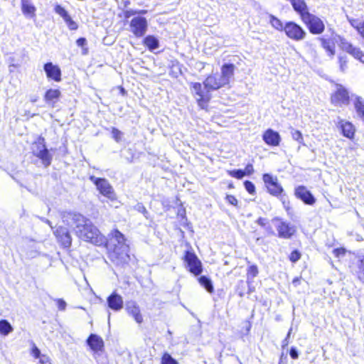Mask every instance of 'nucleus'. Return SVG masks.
I'll list each match as a JSON object with an SVG mask.
<instances>
[{
  "instance_id": "12",
  "label": "nucleus",
  "mask_w": 364,
  "mask_h": 364,
  "mask_svg": "<svg viewBox=\"0 0 364 364\" xmlns=\"http://www.w3.org/2000/svg\"><path fill=\"white\" fill-rule=\"evenodd\" d=\"M350 272L357 279L364 284V255L356 257L355 261L350 265Z\"/></svg>"
},
{
  "instance_id": "11",
  "label": "nucleus",
  "mask_w": 364,
  "mask_h": 364,
  "mask_svg": "<svg viewBox=\"0 0 364 364\" xmlns=\"http://www.w3.org/2000/svg\"><path fill=\"white\" fill-rule=\"evenodd\" d=\"M335 123L336 127L343 136L349 139H353L354 138L355 127L351 122L338 117L337 121L335 122Z\"/></svg>"
},
{
  "instance_id": "4",
  "label": "nucleus",
  "mask_w": 364,
  "mask_h": 364,
  "mask_svg": "<svg viewBox=\"0 0 364 364\" xmlns=\"http://www.w3.org/2000/svg\"><path fill=\"white\" fill-rule=\"evenodd\" d=\"M183 259L186 268L191 273L195 276H198L202 273V263L193 252L186 250Z\"/></svg>"
},
{
  "instance_id": "59",
  "label": "nucleus",
  "mask_w": 364,
  "mask_h": 364,
  "mask_svg": "<svg viewBox=\"0 0 364 364\" xmlns=\"http://www.w3.org/2000/svg\"><path fill=\"white\" fill-rule=\"evenodd\" d=\"M358 33L364 38V21L361 23Z\"/></svg>"
},
{
  "instance_id": "50",
  "label": "nucleus",
  "mask_w": 364,
  "mask_h": 364,
  "mask_svg": "<svg viewBox=\"0 0 364 364\" xmlns=\"http://www.w3.org/2000/svg\"><path fill=\"white\" fill-rule=\"evenodd\" d=\"M346 249L344 248H335L333 250V253L335 255L336 257H342L346 253Z\"/></svg>"
},
{
  "instance_id": "27",
  "label": "nucleus",
  "mask_w": 364,
  "mask_h": 364,
  "mask_svg": "<svg viewBox=\"0 0 364 364\" xmlns=\"http://www.w3.org/2000/svg\"><path fill=\"white\" fill-rule=\"evenodd\" d=\"M198 280L200 284L203 287L208 293H213L214 291L213 282L210 277L202 275L198 278Z\"/></svg>"
},
{
  "instance_id": "30",
  "label": "nucleus",
  "mask_w": 364,
  "mask_h": 364,
  "mask_svg": "<svg viewBox=\"0 0 364 364\" xmlns=\"http://www.w3.org/2000/svg\"><path fill=\"white\" fill-rule=\"evenodd\" d=\"M247 283L244 280H239L236 285V293L240 296L243 297L245 294Z\"/></svg>"
},
{
  "instance_id": "29",
  "label": "nucleus",
  "mask_w": 364,
  "mask_h": 364,
  "mask_svg": "<svg viewBox=\"0 0 364 364\" xmlns=\"http://www.w3.org/2000/svg\"><path fill=\"white\" fill-rule=\"evenodd\" d=\"M76 44L82 48V55H85L88 53V48L87 47V41L84 37H80L76 41Z\"/></svg>"
},
{
  "instance_id": "41",
  "label": "nucleus",
  "mask_w": 364,
  "mask_h": 364,
  "mask_svg": "<svg viewBox=\"0 0 364 364\" xmlns=\"http://www.w3.org/2000/svg\"><path fill=\"white\" fill-rule=\"evenodd\" d=\"M291 134L292 138L295 141H298L300 144L302 143L303 136H302L301 132L291 128Z\"/></svg>"
},
{
  "instance_id": "46",
  "label": "nucleus",
  "mask_w": 364,
  "mask_h": 364,
  "mask_svg": "<svg viewBox=\"0 0 364 364\" xmlns=\"http://www.w3.org/2000/svg\"><path fill=\"white\" fill-rule=\"evenodd\" d=\"M225 200L229 204L237 207L238 200L234 196L227 195L225 197Z\"/></svg>"
},
{
  "instance_id": "24",
  "label": "nucleus",
  "mask_w": 364,
  "mask_h": 364,
  "mask_svg": "<svg viewBox=\"0 0 364 364\" xmlns=\"http://www.w3.org/2000/svg\"><path fill=\"white\" fill-rule=\"evenodd\" d=\"M144 44L150 51H154V50L159 48V39L152 35L146 36L144 38Z\"/></svg>"
},
{
  "instance_id": "2",
  "label": "nucleus",
  "mask_w": 364,
  "mask_h": 364,
  "mask_svg": "<svg viewBox=\"0 0 364 364\" xmlns=\"http://www.w3.org/2000/svg\"><path fill=\"white\" fill-rule=\"evenodd\" d=\"M32 154L38 158L44 167H48L53 160V154L50 152L46 144V139L38 136L31 146Z\"/></svg>"
},
{
  "instance_id": "47",
  "label": "nucleus",
  "mask_w": 364,
  "mask_h": 364,
  "mask_svg": "<svg viewBox=\"0 0 364 364\" xmlns=\"http://www.w3.org/2000/svg\"><path fill=\"white\" fill-rule=\"evenodd\" d=\"M55 301L60 311H64L66 309L67 304L63 299H57Z\"/></svg>"
},
{
  "instance_id": "43",
  "label": "nucleus",
  "mask_w": 364,
  "mask_h": 364,
  "mask_svg": "<svg viewBox=\"0 0 364 364\" xmlns=\"http://www.w3.org/2000/svg\"><path fill=\"white\" fill-rule=\"evenodd\" d=\"M112 137L117 142H119L122 140V132L115 127H112Z\"/></svg>"
},
{
  "instance_id": "56",
  "label": "nucleus",
  "mask_w": 364,
  "mask_h": 364,
  "mask_svg": "<svg viewBox=\"0 0 364 364\" xmlns=\"http://www.w3.org/2000/svg\"><path fill=\"white\" fill-rule=\"evenodd\" d=\"M33 356L35 358H40L41 356L40 350L36 347L34 346L32 349Z\"/></svg>"
},
{
  "instance_id": "10",
  "label": "nucleus",
  "mask_w": 364,
  "mask_h": 364,
  "mask_svg": "<svg viewBox=\"0 0 364 364\" xmlns=\"http://www.w3.org/2000/svg\"><path fill=\"white\" fill-rule=\"evenodd\" d=\"M53 233L58 243L64 248H69L72 245V237L68 228L58 226Z\"/></svg>"
},
{
  "instance_id": "28",
  "label": "nucleus",
  "mask_w": 364,
  "mask_h": 364,
  "mask_svg": "<svg viewBox=\"0 0 364 364\" xmlns=\"http://www.w3.org/2000/svg\"><path fill=\"white\" fill-rule=\"evenodd\" d=\"M13 328L7 320L2 319L0 321V333L4 336L11 332Z\"/></svg>"
},
{
  "instance_id": "8",
  "label": "nucleus",
  "mask_w": 364,
  "mask_h": 364,
  "mask_svg": "<svg viewBox=\"0 0 364 364\" xmlns=\"http://www.w3.org/2000/svg\"><path fill=\"white\" fill-rule=\"evenodd\" d=\"M131 31L136 37H142L147 31L148 23L145 17L138 16L134 17L130 21Z\"/></svg>"
},
{
  "instance_id": "34",
  "label": "nucleus",
  "mask_w": 364,
  "mask_h": 364,
  "mask_svg": "<svg viewBox=\"0 0 364 364\" xmlns=\"http://www.w3.org/2000/svg\"><path fill=\"white\" fill-rule=\"evenodd\" d=\"M191 88L198 97H202V96H205L202 89V85L200 82H192Z\"/></svg>"
},
{
  "instance_id": "20",
  "label": "nucleus",
  "mask_w": 364,
  "mask_h": 364,
  "mask_svg": "<svg viewBox=\"0 0 364 364\" xmlns=\"http://www.w3.org/2000/svg\"><path fill=\"white\" fill-rule=\"evenodd\" d=\"M279 237L289 239L295 232L294 227L289 223L282 221L277 228Z\"/></svg>"
},
{
  "instance_id": "63",
  "label": "nucleus",
  "mask_w": 364,
  "mask_h": 364,
  "mask_svg": "<svg viewBox=\"0 0 364 364\" xmlns=\"http://www.w3.org/2000/svg\"><path fill=\"white\" fill-rule=\"evenodd\" d=\"M46 223L48 224L52 228L51 223L50 220H46Z\"/></svg>"
},
{
  "instance_id": "1",
  "label": "nucleus",
  "mask_w": 364,
  "mask_h": 364,
  "mask_svg": "<svg viewBox=\"0 0 364 364\" xmlns=\"http://www.w3.org/2000/svg\"><path fill=\"white\" fill-rule=\"evenodd\" d=\"M62 220L66 225L73 229L75 235L80 240L97 246L105 243V237L92 222L83 215L66 211L62 214Z\"/></svg>"
},
{
  "instance_id": "31",
  "label": "nucleus",
  "mask_w": 364,
  "mask_h": 364,
  "mask_svg": "<svg viewBox=\"0 0 364 364\" xmlns=\"http://www.w3.org/2000/svg\"><path fill=\"white\" fill-rule=\"evenodd\" d=\"M270 23L272 26L278 31H283L284 26L282 22L273 15L270 16Z\"/></svg>"
},
{
  "instance_id": "61",
  "label": "nucleus",
  "mask_w": 364,
  "mask_h": 364,
  "mask_svg": "<svg viewBox=\"0 0 364 364\" xmlns=\"http://www.w3.org/2000/svg\"><path fill=\"white\" fill-rule=\"evenodd\" d=\"M325 26L323 23L320 20V34L324 31Z\"/></svg>"
},
{
  "instance_id": "7",
  "label": "nucleus",
  "mask_w": 364,
  "mask_h": 364,
  "mask_svg": "<svg viewBox=\"0 0 364 364\" xmlns=\"http://www.w3.org/2000/svg\"><path fill=\"white\" fill-rule=\"evenodd\" d=\"M262 178L268 192L271 195L279 196L283 193L284 189L279 183L277 177L273 176L270 173H264L263 174Z\"/></svg>"
},
{
  "instance_id": "35",
  "label": "nucleus",
  "mask_w": 364,
  "mask_h": 364,
  "mask_svg": "<svg viewBox=\"0 0 364 364\" xmlns=\"http://www.w3.org/2000/svg\"><path fill=\"white\" fill-rule=\"evenodd\" d=\"M54 11L60 16L63 19L66 18L69 14L68 12L60 4H55L54 7Z\"/></svg>"
},
{
  "instance_id": "22",
  "label": "nucleus",
  "mask_w": 364,
  "mask_h": 364,
  "mask_svg": "<svg viewBox=\"0 0 364 364\" xmlns=\"http://www.w3.org/2000/svg\"><path fill=\"white\" fill-rule=\"evenodd\" d=\"M60 96L61 92L59 90L49 89L44 95V100L47 104L52 105L54 107V105L58 102Z\"/></svg>"
},
{
  "instance_id": "32",
  "label": "nucleus",
  "mask_w": 364,
  "mask_h": 364,
  "mask_svg": "<svg viewBox=\"0 0 364 364\" xmlns=\"http://www.w3.org/2000/svg\"><path fill=\"white\" fill-rule=\"evenodd\" d=\"M161 364H178V363L170 354L165 353L161 358Z\"/></svg>"
},
{
  "instance_id": "6",
  "label": "nucleus",
  "mask_w": 364,
  "mask_h": 364,
  "mask_svg": "<svg viewBox=\"0 0 364 364\" xmlns=\"http://www.w3.org/2000/svg\"><path fill=\"white\" fill-rule=\"evenodd\" d=\"M338 39L339 40V47L341 50L364 63V53L359 48L354 46L342 36H338Z\"/></svg>"
},
{
  "instance_id": "13",
  "label": "nucleus",
  "mask_w": 364,
  "mask_h": 364,
  "mask_svg": "<svg viewBox=\"0 0 364 364\" xmlns=\"http://www.w3.org/2000/svg\"><path fill=\"white\" fill-rule=\"evenodd\" d=\"M43 70L49 80H53L57 82L62 80L61 69L58 65H54L52 62H48L44 64Z\"/></svg>"
},
{
  "instance_id": "26",
  "label": "nucleus",
  "mask_w": 364,
  "mask_h": 364,
  "mask_svg": "<svg viewBox=\"0 0 364 364\" xmlns=\"http://www.w3.org/2000/svg\"><path fill=\"white\" fill-rule=\"evenodd\" d=\"M21 10L24 15L33 17L36 9L29 0H21Z\"/></svg>"
},
{
  "instance_id": "64",
  "label": "nucleus",
  "mask_w": 364,
  "mask_h": 364,
  "mask_svg": "<svg viewBox=\"0 0 364 364\" xmlns=\"http://www.w3.org/2000/svg\"><path fill=\"white\" fill-rule=\"evenodd\" d=\"M36 100H37V99H36V98H32V99L31 100V102H36Z\"/></svg>"
},
{
  "instance_id": "54",
  "label": "nucleus",
  "mask_w": 364,
  "mask_h": 364,
  "mask_svg": "<svg viewBox=\"0 0 364 364\" xmlns=\"http://www.w3.org/2000/svg\"><path fill=\"white\" fill-rule=\"evenodd\" d=\"M256 223L260 226L264 227L267 223V220L266 218L260 217L257 220Z\"/></svg>"
},
{
  "instance_id": "51",
  "label": "nucleus",
  "mask_w": 364,
  "mask_h": 364,
  "mask_svg": "<svg viewBox=\"0 0 364 364\" xmlns=\"http://www.w3.org/2000/svg\"><path fill=\"white\" fill-rule=\"evenodd\" d=\"M209 100V97L202 96V97H199L197 100L198 105L201 108H204V104L206 103Z\"/></svg>"
},
{
  "instance_id": "55",
  "label": "nucleus",
  "mask_w": 364,
  "mask_h": 364,
  "mask_svg": "<svg viewBox=\"0 0 364 364\" xmlns=\"http://www.w3.org/2000/svg\"><path fill=\"white\" fill-rule=\"evenodd\" d=\"M136 14V11H133V10H127L124 11V18H130L132 16H134Z\"/></svg>"
},
{
  "instance_id": "62",
  "label": "nucleus",
  "mask_w": 364,
  "mask_h": 364,
  "mask_svg": "<svg viewBox=\"0 0 364 364\" xmlns=\"http://www.w3.org/2000/svg\"><path fill=\"white\" fill-rule=\"evenodd\" d=\"M147 12V11L146 10H140L139 11H136V14H144Z\"/></svg>"
},
{
  "instance_id": "39",
  "label": "nucleus",
  "mask_w": 364,
  "mask_h": 364,
  "mask_svg": "<svg viewBox=\"0 0 364 364\" xmlns=\"http://www.w3.org/2000/svg\"><path fill=\"white\" fill-rule=\"evenodd\" d=\"M244 186L250 194L253 195L255 193V186L252 181L247 180L244 181Z\"/></svg>"
},
{
  "instance_id": "21",
  "label": "nucleus",
  "mask_w": 364,
  "mask_h": 364,
  "mask_svg": "<svg viewBox=\"0 0 364 364\" xmlns=\"http://www.w3.org/2000/svg\"><path fill=\"white\" fill-rule=\"evenodd\" d=\"M87 343L95 352L102 351L104 349V341L102 338L96 334H91L88 337Z\"/></svg>"
},
{
  "instance_id": "37",
  "label": "nucleus",
  "mask_w": 364,
  "mask_h": 364,
  "mask_svg": "<svg viewBox=\"0 0 364 364\" xmlns=\"http://www.w3.org/2000/svg\"><path fill=\"white\" fill-rule=\"evenodd\" d=\"M259 272L258 268L256 265L253 264L248 267L247 269V279L250 280V277L252 279L255 278L257 276Z\"/></svg>"
},
{
  "instance_id": "38",
  "label": "nucleus",
  "mask_w": 364,
  "mask_h": 364,
  "mask_svg": "<svg viewBox=\"0 0 364 364\" xmlns=\"http://www.w3.org/2000/svg\"><path fill=\"white\" fill-rule=\"evenodd\" d=\"M301 257V254L300 251L298 250H294L291 252L290 255L289 256V259L291 262L296 263L300 259Z\"/></svg>"
},
{
  "instance_id": "57",
  "label": "nucleus",
  "mask_w": 364,
  "mask_h": 364,
  "mask_svg": "<svg viewBox=\"0 0 364 364\" xmlns=\"http://www.w3.org/2000/svg\"><path fill=\"white\" fill-rule=\"evenodd\" d=\"M50 361V359L48 356L45 355H42L41 357H40V363L41 364H45L46 362H49Z\"/></svg>"
},
{
  "instance_id": "36",
  "label": "nucleus",
  "mask_w": 364,
  "mask_h": 364,
  "mask_svg": "<svg viewBox=\"0 0 364 364\" xmlns=\"http://www.w3.org/2000/svg\"><path fill=\"white\" fill-rule=\"evenodd\" d=\"M228 174L237 179H242L245 176V171L242 169H234L229 171Z\"/></svg>"
},
{
  "instance_id": "23",
  "label": "nucleus",
  "mask_w": 364,
  "mask_h": 364,
  "mask_svg": "<svg viewBox=\"0 0 364 364\" xmlns=\"http://www.w3.org/2000/svg\"><path fill=\"white\" fill-rule=\"evenodd\" d=\"M235 66L232 63H225L221 68V75L223 77V80L230 83V80L234 76Z\"/></svg>"
},
{
  "instance_id": "40",
  "label": "nucleus",
  "mask_w": 364,
  "mask_h": 364,
  "mask_svg": "<svg viewBox=\"0 0 364 364\" xmlns=\"http://www.w3.org/2000/svg\"><path fill=\"white\" fill-rule=\"evenodd\" d=\"M134 209L139 212V213H141L144 216L148 219L149 218V212L148 210H146V208L144 207V205L141 203H138L135 206H134Z\"/></svg>"
},
{
  "instance_id": "18",
  "label": "nucleus",
  "mask_w": 364,
  "mask_h": 364,
  "mask_svg": "<svg viewBox=\"0 0 364 364\" xmlns=\"http://www.w3.org/2000/svg\"><path fill=\"white\" fill-rule=\"evenodd\" d=\"M107 304L109 309L114 311H119L124 306L123 299L116 291H113L107 298Z\"/></svg>"
},
{
  "instance_id": "14",
  "label": "nucleus",
  "mask_w": 364,
  "mask_h": 364,
  "mask_svg": "<svg viewBox=\"0 0 364 364\" xmlns=\"http://www.w3.org/2000/svg\"><path fill=\"white\" fill-rule=\"evenodd\" d=\"M294 194L296 197L302 200L305 204L313 205L316 203V198L304 186H299L295 188Z\"/></svg>"
},
{
  "instance_id": "48",
  "label": "nucleus",
  "mask_w": 364,
  "mask_h": 364,
  "mask_svg": "<svg viewBox=\"0 0 364 364\" xmlns=\"http://www.w3.org/2000/svg\"><path fill=\"white\" fill-rule=\"evenodd\" d=\"M299 351L296 347H291L289 350V355L292 359H297L299 358Z\"/></svg>"
},
{
  "instance_id": "52",
  "label": "nucleus",
  "mask_w": 364,
  "mask_h": 364,
  "mask_svg": "<svg viewBox=\"0 0 364 364\" xmlns=\"http://www.w3.org/2000/svg\"><path fill=\"white\" fill-rule=\"evenodd\" d=\"M291 331H292V328H291L289 330V332L286 336V338L282 341V348H284L286 346H288L289 341V337H290V335H291Z\"/></svg>"
},
{
  "instance_id": "25",
  "label": "nucleus",
  "mask_w": 364,
  "mask_h": 364,
  "mask_svg": "<svg viewBox=\"0 0 364 364\" xmlns=\"http://www.w3.org/2000/svg\"><path fill=\"white\" fill-rule=\"evenodd\" d=\"M203 85L208 92L220 89L214 75H209L203 82Z\"/></svg>"
},
{
  "instance_id": "53",
  "label": "nucleus",
  "mask_w": 364,
  "mask_h": 364,
  "mask_svg": "<svg viewBox=\"0 0 364 364\" xmlns=\"http://www.w3.org/2000/svg\"><path fill=\"white\" fill-rule=\"evenodd\" d=\"M246 283L248 287V291L247 293L250 294L255 291V288L254 286H252V281L249 280V279L247 280Z\"/></svg>"
},
{
  "instance_id": "45",
  "label": "nucleus",
  "mask_w": 364,
  "mask_h": 364,
  "mask_svg": "<svg viewBox=\"0 0 364 364\" xmlns=\"http://www.w3.org/2000/svg\"><path fill=\"white\" fill-rule=\"evenodd\" d=\"M214 75L217 80L220 88L229 84L225 79L223 80V77L221 75L215 74Z\"/></svg>"
},
{
  "instance_id": "33",
  "label": "nucleus",
  "mask_w": 364,
  "mask_h": 364,
  "mask_svg": "<svg viewBox=\"0 0 364 364\" xmlns=\"http://www.w3.org/2000/svg\"><path fill=\"white\" fill-rule=\"evenodd\" d=\"M63 20L70 31H76L78 28V24L77 23V22L72 19L70 15H68Z\"/></svg>"
},
{
  "instance_id": "3",
  "label": "nucleus",
  "mask_w": 364,
  "mask_h": 364,
  "mask_svg": "<svg viewBox=\"0 0 364 364\" xmlns=\"http://www.w3.org/2000/svg\"><path fill=\"white\" fill-rule=\"evenodd\" d=\"M112 235L113 238L112 239V240L117 242L118 245L120 247H118L117 245L114 244L115 247L113 253L112 254L111 256L112 259L114 262H116L117 264L127 263L129 259V256L127 253L119 254L118 252V250L121 249L122 252H125L127 250L128 247L124 244V235L118 230H115L113 232Z\"/></svg>"
},
{
  "instance_id": "17",
  "label": "nucleus",
  "mask_w": 364,
  "mask_h": 364,
  "mask_svg": "<svg viewBox=\"0 0 364 364\" xmlns=\"http://www.w3.org/2000/svg\"><path fill=\"white\" fill-rule=\"evenodd\" d=\"M338 36H339L332 33L331 38H320L322 47L325 49L327 55L331 58L336 53L335 43H337L339 45V40L338 39Z\"/></svg>"
},
{
  "instance_id": "49",
  "label": "nucleus",
  "mask_w": 364,
  "mask_h": 364,
  "mask_svg": "<svg viewBox=\"0 0 364 364\" xmlns=\"http://www.w3.org/2000/svg\"><path fill=\"white\" fill-rule=\"evenodd\" d=\"M243 171H245V176H250L255 172L254 167L252 164H247Z\"/></svg>"
},
{
  "instance_id": "58",
  "label": "nucleus",
  "mask_w": 364,
  "mask_h": 364,
  "mask_svg": "<svg viewBox=\"0 0 364 364\" xmlns=\"http://www.w3.org/2000/svg\"><path fill=\"white\" fill-rule=\"evenodd\" d=\"M9 61L11 62V64L9 65V67H14V68H18L20 66V65L18 63H15V60H14V58L13 57H10L9 58Z\"/></svg>"
},
{
  "instance_id": "15",
  "label": "nucleus",
  "mask_w": 364,
  "mask_h": 364,
  "mask_svg": "<svg viewBox=\"0 0 364 364\" xmlns=\"http://www.w3.org/2000/svg\"><path fill=\"white\" fill-rule=\"evenodd\" d=\"M125 310L137 323L140 324L143 322V316L141 314L140 308L136 301L133 300L127 301L125 303Z\"/></svg>"
},
{
  "instance_id": "60",
  "label": "nucleus",
  "mask_w": 364,
  "mask_h": 364,
  "mask_svg": "<svg viewBox=\"0 0 364 364\" xmlns=\"http://www.w3.org/2000/svg\"><path fill=\"white\" fill-rule=\"evenodd\" d=\"M299 279L298 277H296L292 281V284L294 285V287H296L299 284Z\"/></svg>"
},
{
  "instance_id": "16",
  "label": "nucleus",
  "mask_w": 364,
  "mask_h": 364,
  "mask_svg": "<svg viewBox=\"0 0 364 364\" xmlns=\"http://www.w3.org/2000/svg\"><path fill=\"white\" fill-rule=\"evenodd\" d=\"M337 86V90L331 96V102L336 105H348L350 97L347 90L340 85Z\"/></svg>"
},
{
  "instance_id": "42",
  "label": "nucleus",
  "mask_w": 364,
  "mask_h": 364,
  "mask_svg": "<svg viewBox=\"0 0 364 364\" xmlns=\"http://www.w3.org/2000/svg\"><path fill=\"white\" fill-rule=\"evenodd\" d=\"M339 65H340V69L342 72H344L347 68V64H348V57L346 55L339 56Z\"/></svg>"
},
{
  "instance_id": "5",
  "label": "nucleus",
  "mask_w": 364,
  "mask_h": 364,
  "mask_svg": "<svg viewBox=\"0 0 364 364\" xmlns=\"http://www.w3.org/2000/svg\"><path fill=\"white\" fill-rule=\"evenodd\" d=\"M90 179L96 186L97 189L102 195L110 200H114L116 198L114 191L106 178L92 176Z\"/></svg>"
},
{
  "instance_id": "9",
  "label": "nucleus",
  "mask_w": 364,
  "mask_h": 364,
  "mask_svg": "<svg viewBox=\"0 0 364 364\" xmlns=\"http://www.w3.org/2000/svg\"><path fill=\"white\" fill-rule=\"evenodd\" d=\"M284 31L289 38L295 41L304 39L306 35V32L304 29L293 21L286 23Z\"/></svg>"
},
{
  "instance_id": "19",
  "label": "nucleus",
  "mask_w": 364,
  "mask_h": 364,
  "mask_svg": "<svg viewBox=\"0 0 364 364\" xmlns=\"http://www.w3.org/2000/svg\"><path fill=\"white\" fill-rule=\"evenodd\" d=\"M262 139L264 141L272 146H278L281 141V137L279 134L274 131L272 129H268L262 135Z\"/></svg>"
},
{
  "instance_id": "44",
  "label": "nucleus",
  "mask_w": 364,
  "mask_h": 364,
  "mask_svg": "<svg viewBox=\"0 0 364 364\" xmlns=\"http://www.w3.org/2000/svg\"><path fill=\"white\" fill-rule=\"evenodd\" d=\"M347 18L351 26L355 28L356 31L359 33V29L362 22L359 21L358 19L349 18L348 16H347Z\"/></svg>"
}]
</instances>
